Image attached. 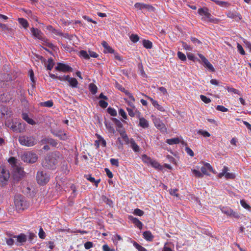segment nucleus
<instances>
[{"instance_id": "1", "label": "nucleus", "mask_w": 251, "mask_h": 251, "mask_svg": "<svg viewBox=\"0 0 251 251\" xmlns=\"http://www.w3.org/2000/svg\"><path fill=\"white\" fill-rule=\"evenodd\" d=\"M59 156L58 152H52L48 154L43 161V166L44 168L50 169L56 168Z\"/></svg>"}, {"instance_id": "2", "label": "nucleus", "mask_w": 251, "mask_h": 251, "mask_svg": "<svg viewBox=\"0 0 251 251\" xmlns=\"http://www.w3.org/2000/svg\"><path fill=\"white\" fill-rule=\"evenodd\" d=\"M198 13L201 16V20L203 22L217 24L219 21V19L214 18L211 15L207 7H204L199 8Z\"/></svg>"}, {"instance_id": "3", "label": "nucleus", "mask_w": 251, "mask_h": 251, "mask_svg": "<svg viewBox=\"0 0 251 251\" xmlns=\"http://www.w3.org/2000/svg\"><path fill=\"white\" fill-rule=\"evenodd\" d=\"M31 32L33 35V36L38 39L41 40L43 42V44L48 46V47L53 49L54 46L51 43L49 42L47 38L45 37L43 33L36 28L32 27L30 29Z\"/></svg>"}, {"instance_id": "4", "label": "nucleus", "mask_w": 251, "mask_h": 251, "mask_svg": "<svg viewBox=\"0 0 251 251\" xmlns=\"http://www.w3.org/2000/svg\"><path fill=\"white\" fill-rule=\"evenodd\" d=\"M22 160L26 163H33L38 159V155L32 151H25L21 156Z\"/></svg>"}, {"instance_id": "5", "label": "nucleus", "mask_w": 251, "mask_h": 251, "mask_svg": "<svg viewBox=\"0 0 251 251\" xmlns=\"http://www.w3.org/2000/svg\"><path fill=\"white\" fill-rule=\"evenodd\" d=\"M10 178V174L4 166H0V185L4 186L7 184Z\"/></svg>"}, {"instance_id": "6", "label": "nucleus", "mask_w": 251, "mask_h": 251, "mask_svg": "<svg viewBox=\"0 0 251 251\" xmlns=\"http://www.w3.org/2000/svg\"><path fill=\"white\" fill-rule=\"evenodd\" d=\"M50 175L44 171H39L36 175L37 183L40 185L47 184L50 180Z\"/></svg>"}, {"instance_id": "7", "label": "nucleus", "mask_w": 251, "mask_h": 251, "mask_svg": "<svg viewBox=\"0 0 251 251\" xmlns=\"http://www.w3.org/2000/svg\"><path fill=\"white\" fill-rule=\"evenodd\" d=\"M120 134L123 140L127 143L130 144V147L134 152H139L140 151V148L138 145L135 143V141L131 139L129 140L127 135L126 132L124 130L120 131Z\"/></svg>"}, {"instance_id": "8", "label": "nucleus", "mask_w": 251, "mask_h": 251, "mask_svg": "<svg viewBox=\"0 0 251 251\" xmlns=\"http://www.w3.org/2000/svg\"><path fill=\"white\" fill-rule=\"evenodd\" d=\"M19 141L22 145L27 147H31L36 143V140L33 137L20 136Z\"/></svg>"}, {"instance_id": "9", "label": "nucleus", "mask_w": 251, "mask_h": 251, "mask_svg": "<svg viewBox=\"0 0 251 251\" xmlns=\"http://www.w3.org/2000/svg\"><path fill=\"white\" fill-rule=\"evenodd\" d=\"M28 206V204L24 197L22 196L17 197V211L24 210Z\"/></svg>"}, {"instance_id": "10", "label": "nucleus", "mask_w": 251, "mask_h": 251, "mask_svg": "<svg viewBox=\"0 0 251 251\" xmlns=\"http://www.w3.org/2000/svg\"><path fill=\"white\" fill-rule=\"evenodd\" d=\"M55 69L57 71L62 72L64 73L73 71V68L69 66L67 64L62 63H58Z\"/></svg>"}, {"instance_id": "11", "label": "nucleus", "mask_w": 251, "mask_h": 251, "mask_svg": "<svg viewBox=\"0 0 251 251\" xmlns=\"http://www.w3.org/2000/svg\"><path fill=\"white\" fill-rule=\"evenodd\" d=\"M198 56L203 63V66L211 72H215V69L213 65L208 61V60L201 54L198 53Z\"/></svg>"}, {"instance_id": "12", "label": "nucleus", "mask_w": 251, "mask_h": 251, "mask_svg": "<svg viewBox=\"0 0 251 251\" xmlns=\"http://www.w3.org/2000/svg\"><path fill=\"white\" fill-rule=\"evenodd\" d=\"M153 123L155 126L161 132H166L167 131V128L163 124L162 121L159 118H155L153 120Z\"/></svg>"}, {"instance_id": "13", "label": "nucleus", "mask_w": 251, "mask_h": 251, "mask_svg": "<svg viewBox=\"0 0 251 251\" xmlns=\"http://www.w3.org/2000/svg\"><path fill=\"white\" fill-rule=\"evenodd\" d=\"M51 133L61 140H66L68 139L66 133L61 130L51 129Z\"/></svg>"}, {"instance_id": "14", "label": "nucleus", "mask_w": 251, "mask_h": 251, "mask_svg": "<svg viewBox=\"0 0 251 251\" xmlns=\"http://www.w3.org/2000/svg\"><path fill=\"white\" fill-rule=\"evenodd\" d=\"M128 219L132 222L136 227L140 229H142L143 228V224L140 222L137 218L134 217L131 215H129L128 217Z\"/></svg>"}, {"instance_id": "15", "label": "nucleus", "mask_w": 251, "mask_h": 251, "mask_svg": "<svg viewBox=\"0 0 251 251\" xmlns=\"http://www.w3.org/2000/svg\"><path fill=\"white\" fill-rule=\"evenodd\" d=\"M41 143L42 144H49L52 147H56L58 144L56 140L49 137H45L41 140Z\"/></svg>"}, {"instance_id": "16", "label": "nucleus", "mask_w": 251, "mask_h": 251, "mask_svg": "<svg viewBox=\"0 0 251 251\" xmlns=\"http://www.w3.org/2000/svg\"><path fill=\"white\" fill-rule=\"evenodd\" d=\"M27 240V236L24 233H21L20 234L17 235V245H23Z\"/></svg>"}, {"instance_id": "17", "label": "nucleus", "mask_w": 251, "mask_h": 251, "mask_svg": "<svg viewBox=\"0 0 251 251\" xmlns=\"http://www.w3.org/2000/svg\"><path fill=\"white\" fill-rule=\"evenodd\" d=\"M202 175H208V172H212V167L209 163H205L201 169Z\"/></svg>"}, {"instance_id": "18", "label": "nucleus", "mask_w": 251, "mask_h": 251, "mask_svg": "<svg viewBox=\"0 0 251 251\" xmlns=\"http://www.w3.org/2000/svg\"><path fill=\"white\" fill-rule=\"evenodd\" d=\"M11 99V96L7 93H3L2 94L0 93V101L2 102H7Z\"/></svg>"}, {"instance_id": "19", "label": "nucleus", "mask_w": 251, "mask_h": 251, "mask_svg": "<svg viewBox=\"0 0 251 251\" xmlns=\"http://www.w3.org/2000/svg\"><path fill=\"white\" fill-rule=\"evenodd\" d=\"M139 126L143 128H148L149 126V123L148 121L143 117H139Z\"/></svg>"}, {"instance_id": "20", "label": "nucleus", "mask_w": 251, "mask_h": 251, "mask_svg": "<svg viewBox=\"0 0 251 251\" xmlns=\"http://www.w3.org/2000/svg\"><path fill=\"white\" fill-rule=\"evenodd\" d=\"M101 45L104 49V52L105 53H114V50L111 48L107 43L105 41H103L101 43Z\"/></svg>"}, {"instance_id": "21", "label": "nucleus", "mask_w": 251, "mask_h": 251, "mask_svg": "<svg viewBox=\"0 0 251 251\" xmlns=\"http://www.w3.org/2000/svg\"><path fill=\"white\" fill-rule=\"evenodd\" d=\"M145 239L148 241H151L153 239L154 236L150 231H146L143 233Z\"/></svg>"}, {"instance_id": "22", "label": "nucleus", "mask_w": 251, "mask_h": 251, "mask_svg": "<svg viewBox=\"0 0 251 251\" xmlns=\"http://www.w3.org/2000/svg\"><path fill=\"white\" fill-rule=\"evenodd\" d=\"M67 82L69 83L70 86L73 88H76L78 84V81L75 78L70 76Z\"/></svg>"}, {"instance_id": "23", "label": "nucleus", "mask_w": 251, "mask_h": 251, "mask_svg": "<svg viewBox=\"0 0 251 251\" xmlns=\"http://www.w3.org/2000/svg\"><path fill=\"white\" fill-rule=\"evenodd\" d=\"M17 180L18 178H21L25 175V173L24 171L23 168H22L21 167H18L17 166Z\"/></svg>"}, {"instance_id": "24", "label": "nucleus", "mask_w": 251, "mask_h": 251, "mask_svg": "<svg viewBox=\"0 0 251 251\" xmlns=\"http://www.w3.org/2000/svg\"><path fill=\"white\" fill-rule=\"evenodd\" d=\"M126 110L128 112V115L132 117H134L137 113H139L136 107L134 108L127 107Z\"/></svg>"}, {"instance_id": "25", "label": "nucleus", "mask_w": 251, "mask_h": 251, "mask_svg": "<svg viewBox=\"0 0 251 251\" xmlns=\"http://www.w3.org/2000/svg\"><path fill=\"white\" fill-rule=\"evenodd\" d=\"M180 142V140L179 138H172V139H167L166 141V142L170 145L177 144L179 143Z\"/></svg>"}, {"instance_id": "26", "label": "nucleus", "mask_w": 251, "mask_h": 251, "mask_svg": "<svg viewBox=\"0 0 251 251\" xmlns=\"http://www.w3.org/2000/svg\"><path fill=\"white\" fill-rule=\"evenodd\" d=\"M134 7L137 10H142L143 9H147L149 7V5L143 3L137 2L134 4Z\"/></svg>"}, {"instance_id": "27", "label": "nucleus", "mask_w": 251, "mask_h": 251, "mask_svg": "<svg viewBox=\"0 0 251 251\" xmlns=\"http://www.w3.org/2000/svg\"><path fill=\"white\" fill-rule=\"evenodd\" d=\"M150 165L158 170H162L163 167L156 160L152 159Z\"/></svg>"}, {"instance_id": "28", "label": "nucleus", "mask_w": 251, "mask_h": 251, "mask_svg": "<svg viewBox=\"0 0 251 251\" xmlns=\"http://www.w3.org/2000/svg\"><path fill=\"white\" fill-rule=\"evenodd\" d=\"M22 116L23 119H24L29 124L33 125L35 124V122L34 121V120L30 118L27 114L23 113Z\"/></svg>"}, {"instance_id": "29", "label": "nucleus", "mask_w": 251, "mask_h": 251, "mask_svg": "<svg viewBox=\"0 0 251 251\" xmlns=\"http://www.w3.org/2000/svg\"><path fill=\"white\" fill-rule=\"evenodd\" d=\"M215 3L220 6L225 8H227L230 5V3L225 1H221L218 0L217 1H215Z\"/></svg>"}, {"instance_id": "30", "label": "nucleus", "mask_w": 251, "mask_h": 251, "mask_svg": "<svg viewBox=\"0 0 251 251\" xmlns=\"http://www.w3.org/2000/svg\"><path fill=\"white\" fill-rule=\"evenodd\" d=\"M226 15L227 17L230 19H235L236 18L238 17L239 19H241V15L237 13L229 11Z\"/></svg>"}, {"instance_id": "31", "label": "nucleus", "mask_w": 251, "mask_h": 251, "mask_svg": "<svg viewBox=\"0 0 251 251\" xmlns=\"http://www.w3.org/2000/svg\"><path fill=\"white\" fill-rule=\"evenodd\" d=\"M19 24L25 28H26L28 26V23L26 20L24 18H18Z\"/></svg>"}, {"instance_id": "32", "label": "nucleus", "mask_w": 251, "mask_h": 251, "mask_svg": "<svg viewBox=\"0 0 251 251\" xmlns=\"http://www.w3.org/2000/svg\"><path fill=\"white\" fill-rule=\"evenodd\" d=\"M221 210L224 214L226 215L227 216H229L231 215V213L232 209L228 207H223L221 208Z\"/></svg>"}, {"instance_id": "33", "label": "nucleus", "mask_w": 251, "mask_h": 251, "mask_svg": "<svg viewBox=\"0 0 251 251\" xmlns=\"http://www.w3.org/2000/svg\"><path fill=\"white\" fill-rule=\"evenodd\" d=\"M141 158L142 161L145 163H146L147 165H150L152 159H151V157L148 156L146 154L142 155L141 156Z\"/></svg>"}, {"instance_id": "34", "label": "nucleus", "mask_w": 251, "mask_h": 251, "mask_svg": "<svg viewBox=\"0 0 251 251\" xmlns=\"http://www.w3.org/2000/svg\"><path fill=\"white\" fill-rule=\"evenodd\" d=\"M79 56L85 59H89V55L86 50H81L78 53Z\"/></svg>"}, {"instance_id": "35", "label": "nucleus", "mask_w": 251, "mask_h": 251, "mask_svg": "<svg viewBox=\"0 0 251 251\" xmlns=\"http://www.w3.org/2000/svg\"><path fill=\"white\" fill-rule=\"evenodd\" d=\"M143 45L145 48L150 49L152 47V43L149 40H144L143 41Z\"/></svg>"}, {"instance_id": "36", "label": "nucleus", "mask_w": 251, "mask_h": 251, "mask_svg": "<svg viewBox=\"0 0 251 251\" xmlns=\"http://www.w3.org/2000/svg\"><path fill=\"white\" fill-rule=\"evenodd\" d=\"M39 105L41 106L51 107L53 106V102L52 100H48L47 101L40 102Z\"/></svg>"}, {"instance_id": "37", "label": "nucleus", "mask_w": 251, "mask_h": 251, "mask_svg": "<svg viewBox=\"0 0 251 251\" xmlns=\"http://www.w3.org/2000/svg\"><path fill=\"white\" fill-rule=\"evenodd\" d=\"M89 88L90 91V92L93 94H95L97 92L98 88L97 86L93 84V83H90L89 85Z\"/></svg>"}, {"instance_id": "38", "label": "nucleus", "mask_w": 251, "mask_h": 251, "mask_svg": "<svg viewBox=\"0 0 251 251\" xmlns=\"http://www.w3.org/2000/svg\"><path fill=\"white\" fill-rule=\"evenodd\" d=\"M8 19V17L5 15L0 14V27L1 28H5L6 26L5 25L1 23Z\"/></svg>"}, {"instance_id": "39", "label": "nucleus", "mask_w": 251, "mask_h": 251, "mask_svg": "<svg viewBox=\"0 0 251 251\" xmlns=\"http://www.w3.org/2000/svg\"><path fill=\"white\" fill-rule=\"evenodd\" d=\"M240 204L241 206L245 209L248 210L249 211H251V207L244 200H241L240 201Z\"/></svg>"}, {"instance_id": "40", "label": "nucleus", "mask_w": 251, "mask_h": 251, "mask_svg": "<svg viewBox=\"0 0 251 251\" xmlns=\"http://www.w3.org/2000/svg\"><path fill=\"white\" fill-rule=\"evenodd\" d=\"M132 243L134 247L139 251H147V250L144 247L139 245L137 242L133 241Z\"/></svg>"}, {"instance_id": "41", "label": "nucleus", "mask_w": 251, "mask_h": 251, "mask_svg": "<svg viewBox=\"0 0 251 251\" xmlns=\"http://www.w3.org/2000/svg\"><path fill=\"white\" fill-rule=\"evenodd\" d=\"M197 133L198 134H201L204 137H209L210 136V134L206 130L200 129L198 131Z\"/></svg>"}, {"instance_id": "42", "label": "nucleus", "mask_w": 251, "mask_h": 251, "mask_svg": "<svg viewBox=\"0 0 251 251\" xmlns=\"http://www.w3.org/2000/svg\"><path fill=\"white\" fill-rule=\"evenodd\" d=\"M123 92L128 97L129 99L131 100L132 101H135V99L133 95L128 91L126 90L125 88H123Z\"/></svg>"}, {"instance_id": "43", "label": "nucleus", "mask_w": 251, "mask_h": 251, "mask_svg": "<svg viewBox=\"0 0 251 251\" xmlns=\"http://www.w3.org/2000/svg\"><path fill=\"white\" fill-rule=\"evenodd\" d=\"M29 75L30 80L31 81V82L32 83V86L34 87L36 81L34 78V75L33 71L32 70H30L29 71Z\"/></svg>"}, {"instance_id": "44", "label": "nucleus", "mask_w": 251, "mask_h": 251, "mask_svg": "<svg viewBox=\"0 0 251 251\" xmlns=\"http://www.w3.org/2000/svg\"><path fill=\"white\" fill-rule=\"evenodd\" d=\"M112 120L118 128H122L123 127L122 123L118 119L113 118L112 119Z\"/></svg>"}, {"instance_id": "45", "label": "nucleus", "mask_w": 251, "mask_h": 251, "mask_svg": "<svg viewBox=\"0 0 251 251\" xmlns=\"http://www.w3.org/2000/svg\"><path fill=\"white\" fill-rule=\"evenodd\" d=\"M129 38L130 40L133 43L137 42L139 40V37L137 34H132Z\"/></svg>"}, {"instance_id": "46", "label": "nucleus", "mask_w": 251, "mask_h": 251, "mask_svg": "<svg viewBox=\"0 0 251 251\" xmlns=\"http://www.w3.org/2000/svg\"><path fill=\"white\" fill-rule=\"evenodd\" d=\"M192 172L193 173V174L198 177H202L203 175L201 173L199 170H196V169H192Z\"/></svg>"}, {"instance_id": "47", "label": "nucleus", "mask_w": 251, "mask_h": 251, "mask_svg": "<svg viewBox=\"0 0 251 251\" xmlns=\"http://www.w3.org/2000/svg\"><path fill=\"white\" fill-rule=\"evenodd\" d=\"M48 63L47 68L48 70H51L53 68L54 65L52 59L51 58H49L48 59Z\"/></svg>"}, {"instance_id": "48", "label": "nucleus", "mask_w": 251, "mask_h": 251, "mask_svg": "<svg viewBox=\"0 0 251 251\" xmlns=\"http://www.w3.org/2000/svg\"><path fill=\"white\" fill-rule=\"evenodd\" d=\"M107 112L111 116H117V111L115 109H114L113 108L108 107L107 108Z\"/></svg>"}, {"instance_id": "49", "label": "nucleus", "mask_w": 251, "mask_h": 251, "mask_svg": "<svg viewBox=\"0 0 251 251\" xmlns=\"http://www.w3.org/2000/svg\"><path fill=\"white\" fill-rule=\"evenodd\" d=\"M133 213L135 215L142 216L144 215V212L143 211L141 210V209L136 208L134 210Z\"/></svg>"}, {"instance_id": "50", "label": "nucleus", "mask_w": 251, "mask_h": 251, "mask_svg": "<svg viewBox=\"0 0 251 251\" xmlns=\"http://www.w3.org/2000/svg\"><path fill=\"white\" fill-rule=\"evenodd\" d=\"M119 114L124 119L126 120L127 119L126 113L123 109L120 108L119 110Z\"/></svg>"}, {"instance_id": "51", "label": "nucleus", "mask_w": 251, "mask_h": 251, "mask_svg": "<svg viewBox=\"0 0 251 251\" xmlns=\"http://www.w3.org/2000/svg\"><path fill=\"white\" fill-rule=\"evenodd\" d=\"M124 100H125L126 102L128 104V106H129L131 108H134L135 107L134 102L135 101H132L131 100H128L127 98H124Z\"/></svg>"}, {"instance_id": "52", "label": "nucleus", "mask_w": 251, "mask_h": 251, "mask_svg": "<svg viewBox=\"0 0 251 251\" xmlns=\"http://www.w3.org/2000/svg\"><path fill=\"white\" fill-rule=\"evenodd\" d=\"M177 54L178 57L181 60L183 61L186 60V55L182 52L179 51L177 52Z\"/></svg>"}, {"instance_id": "53", "label": "nucleus", "mask_w": 251, "mask_h": 251, "mask_svg": "<svg viewBox=\"0 0 251 251\" xmlns=\"http://www.w3.org/2000/svg\"><path fill=\"white\" fill-rule=\"evenodd\" d=\"M200 98L201 100L205 103H209L211 102V100L204 95H201Z\"/></svg>"}, {"instance_id": "54", "label": "nucleus", "mask_w": 251, "mask_h": 251, "mask_svg": "<svg viewBox=\"0 0 251 251\" xmlns=\"http://www.w3.org/2000/svg\"><path fill=\"white\" fill-rule=\"evenodd\" d=\"M237 48L238 51L242 55L245 54V51H244L242 46L239 43H237Z\"/></svg>"}, {"instance_id": "55", "label": "nucleus", "mask_w": 251, "mask_h": 251, "mask_svg": "<svg viewBox=\"0 0 251 251\" xmlns=\"http://www.w3.org/2000/svg\"><path fill=\"white\" fill-rule=\"evenodd\" d=\"M227 90L228 92L233 93L234 94H238L239 95H241L239 91L237 89L234 88L228 87L227 88Z\"/></svg>"}, {"instance_id": "56", "label": "nucleus", "mask_w": 251, "mask_h": 251, "mask_svg": "<svg viewBox=\"0 0 251 251\" xmlns=\"http://www.w3.org/2000/svg\"><path fill=\"white\" fill-rule=\"evenodd\" d=\"M235 177V176L234 174L231 173H228L227 171H226L225 173V177L226 179H233Z\"/></svg>"}, {"instance_id": "57", "label": "nucleus", "mask_w": 251, "mask_h": 251, "mask_svg": "<svg viewBox=\"0 0 251 251\" xmlns=\"http://www.w3.org/2000/svg\"><path fill=\"white\" fill-rule=\"evenodd\" d=\"M153 106L160 111L163 112L165 111L164 107L160 105L157 101H156Z\"/></svg>"}, {"instance_id": "58", "label": "nucleus", "mask_w": 251, "mask_h": 251, "mask_svg": "<svg viewBox=\"0 0 251 251\" xmlns=\"http://www.w3.org/2000/svg\"><path fill=\"white\" fill-rule=\"evenodd\" d=\"M228 168L226 166H224L222 170V172L218 174V177L219 178H222L224 176H225L226 171H228Z\"/></svg>"}, {"instance_id": "59", "label": "nucleus", "mask_w": 251, "mask_h": 251, "mask_svg": "<svg viewBox=\"0 0 251 251\" xmlns=\"http://www.w3.org/2000/svg\"><path fill=\"white\" fill-rule=\"evenodd\" d=\"M112 239L114 241V242L115 244H117L118 241H120L122 240V238L121 236L118 234H116L115 235L113 236L112 237Z\"/></svg>"}, {"instance_id": "60", "label": "nucleus", "mask_w": 251, "mask_h": 251, "mask_svg": "<svg viewBox=\"0 0 251 251\" xmlns=\"http://www.w3.org/2000/svg\"><path fill=\"white\" fill-rule=\"evenodd\" d=\"M182 47L183 48L187 50H189V51H191L192 50V48L191 46L188 45L185 42H182Z\"/></svg>"}, {"instance_id": "61", "label": "nucleus", "mask_w": 251, "mask_h": 251, "mask_svg": "<svg viewBox=\"0 0 251 251\" xmlns=\"http://www.w3.org/2000/svg\"><path fill=\"white\" fill-rule=\"evenodd\" d=\"M8 161L13 167L16 166V158L14 157H10Z\"/></svg>"}, {"instance_id": "62", "label": "nucleus", "mask_w": 251, "mask_h": 251, "mask_svg": "<svg viewBox=\"0 0 251 251\" xmlns=\"http://www.w3.org/2000/svg\"><path fill=\"white\" fill-rule=\"evenodd\" d=\"M110 163L113 166H115L116 167L119 166V161L117 159L111 158L110 160Z\"/></svg>"}, {"instance_id": "63", "label": "nucleus", "mask_w": 251, "mask_h": 251, "mask_svg": "<svg viewBox=\"0 0 251 251\" xmlns=\"http://www.w3.org/2000/svg\"><path fill=\"white\" fill-rule=\"evenodd\" d=\"M39 236L41 239H44L46 237V234L42 228H40L39 229Z\"/></svg>"}, {"instance_id": "64", "label": "nucleus", "mask_w": 251, "mask_h": 251, "mask_svg": "<svg viewBox=\"0 0 251 251\" xmlns=\"http://www.w3.org/2000/svg\"><path fill=\"white\" fill-rule=\"evenodd\" d=\"M7 111V108L1 105H0V117L4 115L5 114V112Z\"/></svg>"}]
</instances>
